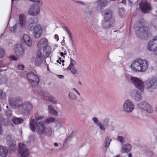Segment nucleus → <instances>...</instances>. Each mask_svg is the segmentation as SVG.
Listing matches in <instances>:
<instances>
[{"mask_svg":"<svg viewBox=\"0 0 157 157\" xmlns=\"http://www.w3.org/2000/svg\"><path fill=\"white\" fill-rule=\"evenodd\" d=\"M9 102L12 108H18L19 113L23 116L28 115L33 109V105L30 102L25 101L23 102V99L19 97L10 98Z\"/></svg>","mask_w":157,"mask_h":157,"instance_id":"1","label":"nucleus"},{"mask_svg":"<svg viewBox=\"0 0 157 157\" xmlns=\"http://www.w3.org/2000/svg\"><path fill=\"white\" fill-rule=\"evenodd\" d=\"M137 27L136 28V34L140 38L147 39L151 36L150 31L148 30L147 23L142 20L139 23H137Z\"/></svg>","mask_w":157,"mask_h":157,"instance_id":"2","label":"nucleus"},{"mask_svg":"<svg viewBox=\"0 0 157 157\" xmlns=\"http://www.w3.org/2000/svg\"><path fill=\"white\" fill-rule=\"evenodd\" d=\"M148 66V62L146 60L137 59L132 63L131 67L135 72H144L147 69Z\"/></svg>","mask_w":157,"mask_h":157,"instance_id":"3","label":"nucleus"},{"mask_svg":"<svg viewBox=\"0 0 157 157\" xmlns=\"http://www.w3.org/2000/svg\"><path fill=\"white\" fill-rule=\"evenodd\" d=\"M36 124V130L38 133L40 135L44 134L46 130V128L43 123L39 122L36 123L35 120L32 119L30 122V128L33 132L35 131V125Z\"/></svg>","mask_w":157,"mask_h":157,"instance_id":"4","label":"nucleus"},{"mask_svg":"<svg viewBox=\"0 0 157 157\" xmlns=\"http://www.w3.org/2000/svg\"><path fill=\"white\" fill-rule=\"evenodd\" d=\"M27 76L29 83L33 87H35L38 85L40 79L38 75L31 72L28 73Z\"/></svg>","mask_w":157,"mask_h":157,"instance_id":"5","label":"nucleus"},{"mask_svg":"<svg viewBox=\"0 0 157 157\" xmlns=\"http://www.w3.org/2000/svg\"><path fill=\"white\" fill-rule=\"evenodd\" d=\"M135 108L133 102L130 99H127L123 104V109L124 112L129 113L132 112Z\"/></svg>","mask_w":157,"mask_h":157,"instance_id":"6","label":"nucleus"},{"mask_svg":"<svg viewBox=\"0 0 157 157\" xmlns=\"http://www.w3.org/2000/svg\"><path fill=\"white\" fill-rule=\"evenodd\" d=\"M146 89L154 90L156 89L157 86V79L156 78H152L145 81L144 85Z\"/></svg>","mask_w":157,"mask_h":157,"instance_id":"7","label":"nucleus"},{"mask_svg":"<svg viewBox=\"0 0 157 157\" xmlns=\"http://www.w3.org/2000/svg\"><path fill=\"white\" fill-rule=\"evenodd\" d=\"M147 48L150 51H153L157 56V36L148 43Z\"/></svg>","mask_w":157,"mask_h":157,"instance_id":"8","label":"nucleus"},{"mask_svg":"<svg viewBox=\"0 0 157 157\" xmlns=\"http://www.w3.org/2000/svg\"><path fill=\"white\" fill-rule=\"evenodd\" d=\"M92 120L94 123L98 126L101 130L103 131L105 130V126H107L109 125V119L107 118H105L103 120V122L104 125L102 124L96 117H94Z\"/></svg>","mask_w":157,"mask_h":157,"instance_id":"9","label":"nucleus"},{"mask_svg":"<svg viewBox=\"0 0 157 157\" xmlns=\"http://www.w3.org/2000/svg\"><path fill=\"white\" fill-rule=\"evenodd\" d=\"M130 80L132 83L138 89L141 91H144V87L143 82L140 79L134 77H131L130 78Z\"/></svg>","mask_w":157,"mask_h":157,"instance_id":"10","label":"nucleus"},{"mask_svg":"<svg viewBox=\"0 0 157 157\" xmlns=\"http://www.w3.org/2000/svg\"><path fill=\"white\" fill-rule=\"evenodd\" d=\"M19 147L18 149V155L21 157H28L29 151L24 144H19Z\"/></svg>","mask_w":157,"mask_h":157,"instance_id":"11","label":"nucleus"},{"mask_svg":"<svg viewBox=\"0 0 157 157\" xmlns=\"http://www.w3.org/2000/svg\"><path fill=\"white\" fill-rule=\"evenodd\" d=\"M139 6L142 11L144 13H147L151 10L150 4L146 0H142Z\"/></svg>","mask_w":157,"mask_h":157,"instance_id":"12","label":"nucleus"},{"mask_svg":"<svg viewBox=\"0 0 157 157\" xmlns=\"http://www.w3.org/2000/svg\"><path fill=\"white\" fill-rule=\"evenodd\" d=\"M76 63V61L72 59L71 58L70 64L66 69L67 71H70L71 74L75 77H77L78 74L77 70L75 67Z\"/></svg>","mask_w":157,"mask_h":157,"instance_id":"13","label":"nucleus"},{"mask_svg":"<svg viewBox=\"0 0 157 157\" xmlns=\"http://www.w3.org/2000/svg\"><path fill=\"white\" fill-rule=\"evenodd\" d=\"M114 20H103L101 23L102 26L104 29H107L113 27L114 24Z\"/></svg>","mask_w":157,"mask_h":157,"instance_id":"14","label":"nucleus"},{"mask_svg":"<svg viewBox=\"0 0 157 157\" xmlns=\"http://www.w3.org/2000/svg\"><path fill=\"white\" fill-rule=\"evenodd\" d=\"M40 13V7L36 4L32 6L29 10V14L32 16H36Z\"/></svg>","mask_w":157,"mask_h":157,"instance_id":"15","label":"nucleus"},{"mask_svg":"<svg viewBox=\"0 0 157 157\" xmlns=\"http://www.w3.org/2000/svg\"><path fill=\"white\" fill-rule=\"evenodd\" d=\"M130 94L131 96L137 101H140L142 97L141 93L136 90H133L131 91Z\"/></svg>","mask_w":157,"mask_h":157,"instance_id":"16","label":"nucleus"},{"mask_svg":"<svg viewBox=\"0 0 157 157\" xmlns=\"http://www.w3.org/2000/svg\"><path fill=\"white\" fill-rule=\"evenodd\" d=\"M48 44V42L47 39L45 38L41 39L38 42L37 46L40 49L44 48Z\"/></svg>","mask_w":157,"mask_h":157,"instance_id":"17","label":"nucleus"},{"mask_svg":"<svg viewBox=\"0 0 157 157\" xmlns=\"http://www.w3.org/2000/svg\"><path fill=\"white\" fill-rule=\"evenodd\" d=\"M113 13L111 10L107 9L103 12V16L104 17V20H113L112 19Z\"/></svg>","mask_w":157,"mask_h":157,"instance_id":"18","label":"nucleus"},{"mask_svg":"<svg viewBox=\"0 0 157 157\" xmlns=\"http://www.w3.org/2000/svg\"><path fill=\"white\" fill-rule=\"evenodd\" d=\"M14 50L16 54L18 56H22L25 54L24 50L22 46L20 45H15L14 47Z\"/></svg>","mask_w":157,"mask_h":157,"instance_id":"19","label":"nucleus"},{"mask_svg":"<svg viewBox=\"0 0 157 157\" xmlns=\"http://www.w3.org/2000/svg\"><path fill=\"white\" fill-rule=\"evenodd\" d=\"M44 59V57L42 54L41 51L38 50L37 53V56L35 59V64L39 65L41 64Z\"/></svg>","mask_w":157,"mask_h":157,"instance_id":"20","label":"nucleus"},{"mask_svg":"<svg viewBox=\"0 0 157 157\" xmlns=\"http://www.w3.org/2000/svg\"><path fill=\"white\" fill-rule=\"evenodd\" d=\"M42 29L39 25H36L35 27L34 30V35L36 38H39L42 33Z\"/></svg>","mask_w":157,"mask_h":157,"instance_id":"21","label":"nucleus"},{"mask_svg":"<svg viewBox=\"0 0 157 157\" xmlns=\"http://www.w3.org/2000/svg\"><path fill=\"white\" fill-rule=\"evenodd\" d=\"M131 147L132 146L130 144H127L124 145L122 147L121 151L122 153L129 152Z\"/></svg>","mask_w":157,"mask_h":157,"instance_id":"22","label":"nucleus"},{"mask_svg":"<svg viewBox=\"0 0 157 157\" xmlns=\"http://www.w3.org/2000/svg\"><path fill=\"white\" fill-rule=\"evenodd\" d=\"M23 40L25 43L29 46H31L32 40L30 37L28 35L24 34L23 36Z\"/></svg>","mask_w":157,"mask_h":157,"instance_id":"23","label":"nucleus"},{"mask_svg":"<svg viewBox=\"0 0 157 157\" xmlns=\"http://www.w3.org/2000/svg\"><path fill=\"white\" fill-rule=\"evenodd\" d=\"M26 24V19L25 16L23 14H21L19 16V23L21 27H24Z\"/></svg>","mask_w":157,"mask_h":157,"instance_id":"24","label":"nucleus"},{"mask_svg":"<svg viewBox=\"0 0 157 157\" xmlns=\"http://www.w3.org/2000/svg\"><path fill=\"white\" fill-rule=\"evenodd\" d=\"M8 152V150L5 147L0 145V156L2 157L6 156Z\"/></svg>","mask_w":157,"mask_h":157,"instance_id":"25","label":"nucleus"},{"mask_svg":"<svg viewBox=\"0 0 157 157\" xmlns=\"http://www.w3.org/2000/svg\"><path fill=\"white\" fill-rule=\"evenodd\" d=\"M7 141L8 144L10 147H14L16 145L15 141L12 139L10 135H8L6 137Z\"/></svg>","mask_w":157,"mask_h":157,"instance_id":"26","label":"nucleus"},{"mask_svg":"<svg viewBox=\"0 0 157 157\" xmlns=\"http://www.w3.org/2000/svg\"><path fill=\"white\" fill-rule=\"evenodd\" d=\"M51 51V47L48 45L43 49V52L47 57L49 56Z\"/></svg>","mask_w":157,"mask_h":157,"instance_id":"27","label":"nucleus"},{"mask_svg":"<svg viewBox=\"0 0 157 157\" xmlns=\"http://www.w3.org/2000/svg\"><path fill=\"white\" fill-rule=\"evenodd\" d=\"M139 108L142 110H145L146 107L148 106V104L146 102H141L138 105Z\"/></svg>","mask_w":157,"mask_h":157,"instance_id":"28","label":"nucleus"},{"mask_svg":"<svg viewBox=\"0 0 157 157\" xmlns=\"http://www.w3.org/2000/svg\"><path fill=\"white\" fill-rule=\"evenodd\" d=\"M48 109L49 112L51 114L55 115L57 114V112L54 109L52 105H49L48 106Z\"/></svg>","mask_w":157,"mask_h":157,"instance_id":"29","label":"nucleus"},{"mask_svg":"<svg viewBox=\"0 0 157 157\" xmlns=\"http://www.w3.org/2000/svg\"><path fill=\"white\" fill-rule=\"evenodd\" d=\"M13 121L15 124H18L22 123L24 120L21 118L13 117Z\"/></svg>","mask_w":157,"mask_h":157,"instance_id":"30","label":"nucleus"},{"mask_svg":"<svg viewBox=\"0 0 157 157\" xmlns=\"http://www.w3.org/2000/svg\"><path fill=\"white\" fill-rule=\"evenodd\" d=\"M54 133L52 129L50 127H48L46 128V130L44 134L48 136H50L52 133Z\"/></svg>","mask_w":157,"mask_h":157,"instance_id":"31","label":"nucleus"},{"mask_svg":"<svg viewBox=\"0 0 157 157\" xmlns=\"http://www.w3.org/2000/svg\"><path fill=\"white\" fill-rule=\"evenodd\" d=\"M108 0H100L98 1V5L100 7H105L106 6Z\"/></svg>","mask_w":157,"mask_h":157,"instance_id":"32","label":"nucleus"},{"mask_svg":"<svg viewBox=\"0 0 157 157\" xmlns=\"http://www.w3.org/2000/svg\"><path fill=\"white\" fill-rule=\"evenodd\" d=\"M39 95L41 96L45 100H48V98L49 96H50L49 95L48 93L44 91H41L40 92Z\"/></svg>","mask_w":157,"mask_h":157,"instance_id":"33","label":"nucleus"},{"mask_svg":"<svg viewBox=\"0 0 157 157\" xmlns=\"http://www.w3.org/2000/svg\"><path fill=\"white\" fill-rule=\"evenodd\" d=\"M68 97V98L71 100L73 101L76 100L77 98L76 96L71 92H69Z\"/></svg>","mask_w":157,"mask_h":157,"instance_id":"34","label":"nucleus"},{"mask_svg":"<svg viewBox=\"0 0 157 157\" xmlns=\"http://www.w3.org/2000/svg\"><path fill=\"white\" fill-rule=\"evenodd\" d=\"M55 119L53 117H50L47 119L44 122L46 124L53 123L55 121Z\"/></svg>","mask_w":157,"mask_h":157,"instance_id":"35","label":"nucleus"},{"mask_svg":"<svg viewBox=\"0 0 157 157\" xmlns=\"http://www.w3.org/2000/svg\"><path fill=\"white\" fill-rule=\"evenodd\" d=\"M35 119L36 121L41 120L44 118V116L43 115H40L38 113H36L35 115Z\"/></svg>","mask_w":157,"mask_h":157,"instance_id":"36","label":"nucleus"},{"mask_svg":"<svg viewBox=\"0 0 157 157\" xmlns=\"http://www.w3.org/2000/svg\"><path fill=\"white\" fill-rule=\"evenodd\" d=\"M48 100L50 102L53 104H56L57 102V101L56 100V98H55L53 96L51 95H50L49 96Z\"/></svg>","mask_w":157,"mask_h":157,"instance_id":"37","label":"nucleus"},{"mask_svg":"<svg viewBox=\"0 0 157 157\" xmlns=\"http://www.w3.org/2000/svg\"><path fill=\"white\" fill-rule=\"evenodd\" d=\"M112 140L110 138L109 136L106 137L105 138V147L107 148L108 147Z\"/></svg>","mask_w":157,"mask_h":157,"instance_id":"38","label":"nucleus"},{"mask_svg":"<svg viewBox=\"0 0 157 157\" xmlns=\"http://www.w3.org/2000/svg\"><path fill=\"white\" fill-rule=\"evenodd\" d=\"M6 114L9 117H11L12 116V111L10 109H7L5 110Z\"/></svg>","mask_w":157,"mask_h":157,"instance_id":"39","label":"nucleus"},{"mask_svg":"<svg viewBox=\"0 0 157 157\" xmlns=\"http://www.w3.org/2000/svg\"><path fill=\"white\" fill-rule=\"evenodd\" d=\"M148 106L146 107L145 110L148 113H152L153 111V109L152 107L148 104Z\"/></svg>","mask_w":157,"mask_h":157,"instance_id":"40","label":"nucleus"},{"mask_svg":"<svg viewBox=\"0 0 157 157\" xmlns=\"http://www.w3.org/2000/svg\"><path fill=\"white\" fill-rule=\"evenodd\" d=\"M56 127L60 128L62 127V122L60 120H57L56 122Z\"/></svg>","mask_w":157,"mask_h":157,"instance_id":"41","label":"nucleus"},{"mask_svg":"<svg viewBox=\"0 0 157 157\" xmlns=\"http://www.w3.org/2000/svg\"><path fill=\"white\" fill-rule=\"evenodd\" d=\"M17 24H16L13 27L11 28L10 30L12 32H15L17 30Z\"/></svg>","mask_w":157,"mask_h":157,"instance_id":"42","label":"nucleus"},{"mask_svg":"<svg viewBox=\"0 0 157 157\" xmlns=\"http://www.w3.org/2000/svg\"><path fill=\"white\" fill-rule=\"evenodd\" d=\"M5 52L4 50L0 48V58H3L5 56Z\"/></svg>","mask_w":157,"mask_h":157,"instance_id":"43","label":"nucleus"},{"mask_svg":"<svg viewBox=\"0 0 157 157\" xmlns=\"http://www.w3.org/2000/svg\"><path fill=\"white\" fill-rule=\"evenodd\" d=\"M138 0H128L131 5H134L136 4Z\"/></svg>","mask_w":157,"mask_h":157,"instance_id":"44","label":"nucleus"},{"mask_svg":"<svg viewBox=\"0 0 157 157\" xmlns=\"http://www.w3.org/2000/svg\"><path fill=\"white\" fill-rule=\"evenodd\" d=\"M62 28L64 29L68 33V34L71 33L69 29L67 26L65 25L63 26H62Z\"/></svg>","mask_w":157,"mask_h":157,"instance_id":"45","label":"nucleus"},{"mask_svg":"<svg viewBox=\"0 0 157 157\" xmlns=\"http://www.w3.org/2000/svg\"><path fill=\"white\" fill-rule=\"evenodd\" d=\"M5 95V93L3 92L2 90H0V99L4 98Z\"/></svg>","mask_w":157,"mask_h":157,"instance_id":"46","label":"nucleus"},{"mask_svg":"<svg viewBox=\"0 0 157 157\" xmlns=\"http://www.w3.org/2000/svg\"><path fill=\"white\" fill-rule=\"evenodd\" d=\"M31 1L34 2H37L40 5H41L42 4V2L41 0H30Z\"/></svg>","mask_w":157,"mask_h":157,"instance_id":"47","label":"nucleus"},{"mask_svg":"<svg viewBox=\"0 0 157 157\" xmlns=\"http://www.w3.org/2000/svg\"><path fill=\"white\" fill-rule=\"evenodd\" d=\"M10 59L11 60H17L18 59L16 57H15L14 56H11L10 57Z\"/></svg>","mask_w":157,"mask_h":157,"instance_id":"48","label":"nucleus"},{"mask_svg":"<svg viewBox=\"0 0 157 157\" xmlns=\"http://www.w3.org/2000/svg\"><path fill=\"white\" fill-rule=\"evenodd\" d=\"M118 140L120 142H122L123 140V137L119 136L117 137Z\"/></svg>","mask_w":157,"mask_h":157,"instance_id":"49","label":"nucleus"},{"mask_svg":"<svg viewBox=\"0 0 157 157\" xmlns=\"http://www.w3.org/2000/svg\"><path fill=\"white\" fill-rule=\"evenodd\" d=\"M18 68L21 70H23L24 67L23 65H20L18 66Z\"/></svg>","mask_w":157,"mask_h":157,"instance_id":"50","label":"nucleus"},{"mask_svg":"<svg viewBox=\"0 0 157 157\" xmlns=\"http://www.w3.org/2000/svg\"><path fill=\"white\" fill-rule=\"evenodd\" d=\"M3 132V129L1 125L0 124V135L2 134Z\"/></svg>","mask_w":157,"mask_h":157,"instance_id":"51","label":"nucleus"},{"mask_svg":"<svg viewBox=\"0 0 157 157\" xmlns=\"http://www.w3.org/2000/svg\"><path fill=\"white\" fill-rule=\"evenodd\" d=\"M72 90L76 92V93L78 94L79 96L80 95V94L77 91V90L75 88H73Z\"/></svg>","mask_w":157,"mask_h":157,"instance_id":"52","label":"nucleus"},{"mask_svg":"<svg viewBox=\"0 0 157 157\" xmlns=\"http://www.w3.org/2000/svg\"><path fill=\"white\" fill-rule=\"evenodd\" d=\"M54 37L56 40L57 41H58L59 40V37L57 34H56L55 35Z\"/></svg>","mask_w":157,"mask_h":157,"instance_id":"53","label":"nucleus"},{"mask_svg":"<svg viewBox=\"0 0 157 157\" xmlns=\"http://www.w3.org/2000/svg\"><path fill=\"white\" fill-rule=\"evenodd\" d=\"M77 2L80 4L84 6L85 5L84 3L82 1H77Z\"/></svg>","mask_w":157,"mask_h":157,"instance_id":"54","label":"nucleus"},{"mask_svg":"<svg viewBox=\"0 0 157 157\" xmlns=\"http://www.w3.org/2000/svg\"><path fill=\"white\" fill-rule=\"evenodd\" d=\"M58 76L59 78L61 79L63 78H64L63 75H58Z\"/></svg>","mask_w":157,"mask_h":157,"instance_id":"55","label":"nucleus"},{"mask_svg":"<svg viewBox=\"0 0 157 157\" xmlns=\"http://www.w3.org/2000/svg\"><path fill=\"white\" fill-rule=\"evenodd\" d=\"M69 36V38H70V40L72 38V33H69L68 34Z\"/></svg>","mask_w":157,"mask_h":157,"instance_id":"56","label":"nucleus"},{"mask_svg":"<svg viewBox=\"0 0 157 157\" xmlns=\"http://www.w3.org/2000/svg\"><path fill=\"white\" fill-rule=\"evenodd\" d=\"M62 58L61 57L59 58V62H61L62 63H63L64 62V61L63 60H61Z\"/></svg>","mask_w":157,"mask_h":157,"instance_id":"57","label":"nucleus"},{"mask_svg":"<svg viewBox=\"0 0 157 157\" xmlns=\"http://www.w3.org/2000/svg\"><path fill=\"white\" fill-rule=\"evenodd\" d=\"M123 11H124L123 9L122 8L120 9L119 10V13L120 14V13L121 12H123Z\"/></svg>","mask_w":157,"mask_h":157,"instance_id":"58","label":"nucleus"},{"mask_svg":"<svg viewBox=\"0 0 157 157\" xmlns=\"http://www.w3.org/2000/svg\"><path fill=\"white\" fill-rule=\"evenodd\" d=\"M60 56L62 57H63L64 55V53L62 52H60Z\"/></svg>","mask_w":157,"mask_h":157,"instance_id":"59","label":"nucleus"},{"mask_svg":"<svg viewBox=\"0 0 157 157\" xmlns=\"http://www.w3.org/2000/svg\"><path fill=\"white\" fill-rule=\"evenodd\" d=\"M30 23L32 24H33V23H34V21H33V19H30Z\"/></svg>","mask_w":157,"mask_h":157,"instance_id":"60","label":"nucleus"},{"mask_svg":"<svg viewBox=\"0 0 157 157\" xmlns=\"http://www.w3.org/2000/svg\"><path fill=\"white\" fill-rule=\"evenodd\" d=\"M121 2L124 4L126 2L125 0H122Z\"/></svg>","mask_w":157,"mask_h":157,"instance_id":"61","label":"nucleus"},{"mask_svg":"<svg viewBox=\"0 0 157 157\" xmlns=\"http://www.w3.org/2000/svg\"><path fill=\"white\" fill-rule=\"evenodd\" d=\"M78 84L80 85H81L82 84V82L81 81H79L78 82Z\"/></svg>","mask_w":157,"mask_h":157,"instance_id":"62","label":"nucleus"},{"mask_svg":"<svg viewBox=\"0 0 157 157\" xmlns=\"http://www.w3.org/2000/svg\"><path fill=\"white\" fill-rule=\"evenodd\" d=\"M54 146H55L56 147H57L58 146V144L56 143H54Z\"/></svg>","mask_w":157,"mask_h":157,"instance_id":"63","label":"nucleus"},{"mask_svg":"<svg viewBox=\"0 0 157 157\" xmlns=\"http://www.w3.org/2000/svg\"><path fill=\"white\" fill-rule=\"evenodd\" d=\"M128 156L129 157H132V155L131 153H129L128 155Z\"/></svg>","mask_w":157,"mask_h":157,"instance_id":"64","label":"nucleus"}]
</instances>
